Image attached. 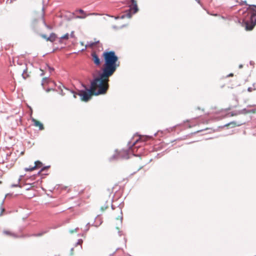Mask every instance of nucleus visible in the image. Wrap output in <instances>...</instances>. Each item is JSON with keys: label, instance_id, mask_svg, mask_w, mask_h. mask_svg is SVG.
Returning a JSON list of instances; mask_svg holds the SVG:
<instances>
[{"label": "nucleus", "instance_id": "0eeeda50", "mask_svg": "<svg viewBox=\"0 0 256 256\" xmlns=\"http://www.w3.org/2000/svg\"><path fill=\"white\" fill-rule=\"evenodd\" d=\"M238 114H247L248 113H256V104H249L247 108H244L241 110H238Z\"/></svg>", "mask_w": 256, "mask_h": 256}, {"label": "nucleus", "instance_id": "6e6552de", "mask_svg": "<svg viewBox=\"0 0 256 256\" xmlns=\"http://www.w3.org/2000/svg\"><path fill=\"white\" fill-rule=\"evenodd\" d=\"M86 16H76L74 12H72L68 10H65V20H70L74 18H84Z\"/></svg>", "mask_w": 256, "mask_h": 256}, {"label": "nucleus", "instance_id": "4d7b16f0", "mask_svg": "<svg viewBox=\"0 0 256 256\" xmlns=\"http://www.w3.org/2000/svg\"><path fill=\"white\" fill-rule=\"evenodd\" d=\"M0 183H1V182H0Z\"/></svg>", "mask_w": 256, "mask_h": 256}, {"label": "nucleus", "instance_id": "f3484780", "mask_svg": "<svg viewBox=\"0 0 256 256\" xmlns=\"http://www.w3.org/2000/svg\"><path fill=\"white\" fill-rule=\"evenodd\" d=\"M42 37L43 38H45L46 40H50V41H51V42H53L54 40H55V36L54 34H50V36H47L46 35V34H42L41 35Z\"/></svg>", "mask_w": 256, "mask_h": 256}, {"label": "nucleus", "instance_id": "8fccbe9b", "mask_svg": "<svg viewBox=\"0 0 256 256\" xmlns=\"http://www.w3.org/2000/svg\"><path fill=\"white\" fill-rule=\"evenodd\" d=\"M126 26V25H125V24L124 25H122V26H120V28H124V27Z\"/></svg>", "mask_w": 256, "mask_h": 256}, {"label": "nucleus", "instance_id": "4c0bfd02", "mask_svg": "<svg viewBox=\"0 0 256 256\" xmlns=\"http://www.w3.org/2000/svg\"><path fill=\"white\" fill-rule=\"evenodd\" d=\"M69 38V34L68 33L65 34V40H68Z\"/></svg>", "mask_w": 256, "mask_h": 256}, {"label": "nucleus", "instance_id": "a18cd8bd", "mask_svg": "<svg viewBox=\"0 0 256 256\" xmlns=\"http://www.w3.org/2000/svg\"><path fill=\"white\" fill-rule=\"evenodd\" d=\"M121 2L123 4H126L127 3V1L126 0H124V1Z\"/></svg>", "mask_w": 256, "mask_h": 256}, {"label": "nucleus", "instance_id": "a211bd4d", "mask_svg": "<svg viewBox=\"0 0 256 256\" xmlns=\"http://www.w3.org/2000/svg\"><path fill=\"white\" fill-rule=\"evenodd\" d=\"M116 208H118L119 210H120L121 214H122V206L120 205V204H117V206H115L114 204H111V208L112 210H114L116 209Z\"/></svg>", "mask_w": 256, "mask_h": 256}, {"label": "nucleus", "instance_id": "c03bdc74", "mask_svg": "<svg viewBox=\"0 0 256 256\" xmlns=\"http://www.w3.org/2000/svg\"><path fill=\"white\" fill-rule=\"evenodd\" d=\"M74 248H71V249H70V254H71V255L73 254L72 252H73V250H74Z\"/></svg>", "mask_w": 256, "mask_h": 256}, {"label": "nucleus", "instance_id": "5fc2aeb1", "mask_svg": "<svg viewBox=\"0 0 256 256\" xmlns=\"http://www.w3.org/2000/svg\"><path fill=\"white\" fill-rule=\"evenodd\" d=\"M120 219H121V220H122V216H121Z\"/></svg>", "mask_w": 256, "mask_h": 256}, {"label": "nucleus", "instance_id": "423d86ee", "mask_svg": "<svg viewBox=\"0 0 256 256\" xmlns=\"http://www.w3.org/2000/svg\"><path fill=\"white\" fill-rule=\"evenodd\" d=\"M244 13H246V16L248 17L250 20H254L256 18V5H248L246 10Z\"/></svg>", "mask_w": 256, "mask_h": 256}, {"label": "nucleus", "instance_id": "603ef678", "mask_svg": "<svg viewBox=\"0 0 256 256\" xmlns=\"http://www.w3.org/2000/svg\"><path fill=\"white\" fill-rule=\"evenodd\" d=\"M86 47H85V48H84V49H82V51H84V50L86 49Z\"/></svg>", "mask_w": 256, "mask_h": 256}, {"label": "nucleus", "instance_id": "f03ea898", "mask_svg": "<svg viewBox=\"0 0 256 256\" xmlns=\"http://www.w3.org/2000/svg\"><path fill=\"white\" fill-rule=\"evenodd\" d=\"M102 58L104 64L94 74L106 83L109 84L110 77L114 74L117 68L120 66L118 57L114 51L110 50L108 48L103 52Z\"/></svg>", "mask_w": 256, "mask_h": 256}, {"label": "nucleus", "instance_id": "2eb2a0df", "mask_svg": "<svg viewBox=\"0 0 256 256\" xmlns=\"http://www.w3.org/2000/svg\"><path fill=\"white\" fill-rule=\"evenodd\" d=\"M44 15V7L42 6L40 8V12L38 14H36V18H38V19H41V20H43Z\"/></svg>", "mask_w": 256, "mask_h": 256}, {"label": "nucleus", "instance_id": "c9c22d12", "mask_svg": "<svg viewBox=\"0 0 256 256\" xmlns=\"http://www.w3.org/2000/svg\"><path fill=\"white\" fill-rule=\"evenodd\" d=\"M70 36L72 38H76L74 36V32L72 31L70 33Z\"/></svg>", "mask_w": 256, "mask_h": 256}, {"label": "nucleus", "instance_id": "b1692460", "mask_svg": "<svg viewBox=\"0 0 256 256\" xmlns=\"http://www.w3.org/2000/svg\"><path fill=\"white\" fill-rule=\"evenodd\" d=\"M90 226V222H88V223L86 224L85 226L86 228L84 230V232H88L89 230Z\"/></svg>", "mask_w": 256, "mask_h": 256}, {"label": "nucleus", "instance_id": "6ab92c4d", "mask_svg": "<svg viewBox=\"0 0 256 256\" xmlns=\"http://www.w3.org/2000/svg\"><path fill=\"white\" fill-rule=\"evenodd\" d=\"M94 46H95V45H94V42H92V41H90V42H88L87 44L86 45V48L90 47V48H93Z\"/></svg>", "mask_w": 256, "mask_h": 256}, {"label": "nucleus", "instance_id": "f704fd0d", "mask_svg": "<svg viewBox=\"0 0 256 256\" xmlns=\"http://www.w3.org/2000/svg\"><path fill=\"white\" fill-rule=\"evenodd\" d=\"M108 208V204H106V206H104V207H101V210H106V208Z\"/></svg>", "mask_w": 256, "mask_h": 256}, {"label": "nucleus", "instance_id": "7c9ffc66", "mask_svg": "<svg viewBox=\"0 0 256 256\" xmlns=\"http://www.w3.org/2000/svg\"><path fill=\"white\" fill-rule=\"evenodd\" d=\"M204 9L206 10L203 6V4L201 2L200 0H195Z\"/></svg>", "mask_w": 256, "mask_h": 256}, {"label": "nucleus", "instance_id": "393cba45", "mask_svg": "<svg viewBox=\"0 0 256 256\" xmlns=\"http://www.w3.org/2000/svg\"><path fill=\"white\" fill-rule=\"evenodd\" d=\"M3 233L4 234H6V235H8V236H12V234L10 231H9V230H4L3 232Z\"/></svg>", "mask_w": 256, "mask_h": 256}, {"label": "nucleus", "instance_id": "cd10ccee", "mask_svg": "<svg viewBox=\"0 0 256 256\" xmlns=\"http://www.w3.org/2000/svg\"><path fill=\"white\" fill-rule=\"evenodd\" d=\"M0 216H2V215L3 212L5 211L4 208L2 206V204H1V206L0 207Z\"/></svg>", "mask_w": 256, "mask_h": 256}, {"label": "nucleus", "instance_id": "4be33fe9", "mask_svg": "<svg viewBox=\"0 0 256 256\" xmlns=\"http://www.w3.org/2000/svg\"><path fill=\"white\" fill-rule=\"evenodd\" d=\"M74 203V204L72 206H70L68 207L67 209L68 210L70 209V208H72L73 207H74V206H80V203L79 202H76L75 201Z\"/></svg>", "mask_w": 256, "mask_h": 256}, {"label": "nucleus", "instance_id": "5701e85b", "mask_svg": "<svg viewBox=\"0 0 256 256\" xmlns=\"http://www.w3.org/2000/svg\"><path fill=\"white\" fill-rule=\"evenodd\" d=\"M76 12H78L79 13H80L81 14H84V16H86V14L84 10H82V9H78V10H76Z\"/></svg>", "mask_w": 256, "mask_h": 256}, {"label": "nucleus", "instance_id": "f8f14e48", "mask_svg": "<svg viewBox=\"0 0 256 256\" xmlns=\"http://www.w3.org/2000/svg\"><path fill=\"white\" fill-rule=\"evenodd\" d=\"M102 218L100 216L98 215L95 218L94 222L92 224V226L98 227L102 223Z\"/></svg>", "mask_w": 256, "mask_h": 256}, {"label": "nucleus", "instance_id": "a878e982", "mask_svg": "<svg viewBox=\"0 0 256 256\" xmlns=\"http://www.w3.org/2000/svg\"><path fill=\"white\" fill-rule=\"evenodd\" d=\"M118 250H121V251H122V252H123V250H122V248H117L114 252H113L112 254H110V256H112L113 255H114V254H116V251H118Z\"/></svg>", "mask_w": 256, "mask_h": 256}, {"label": "nucleus", "instance_id": "c85d7f7f", "mask_svg": "<svg viewBox=\"0 0 256 256\" xmlns=\"http://www.w3.org/2000/svg\"><path fill=\"white\" fill-rule=\"evenodd\" d=\"M94 45L96 46V44H98V47L101 48L102 49V44H100V40L96 41L94 42Z\"/></svg>", "mask_w": 256, "mask_h": 256}, {"label": "nucleus", "instance_id": "9b49d317", "mask_svg": "<svg viewBox=\"0 0 256 256\" xmlns=\"http://www.w3.org/2000/svg\"><path fill=\"white\" fill-rule=\"evenodd\" d=\"M132 3V4L130 6V12L131 10H133L132 14H134L136 13L138 10V8L137 5L136 1V0H130Z\"/></svg>", "mask_w": 256, "mask_h": 256}, {"label": "nucleus", "instance_id": "bb28decb", "mask_svg": "<svg viewBox=\"0 0 256 256\" xmlns=\"http://www.w3.org/2000/svg\"><path fill=\"white\" fill-rule=\"evenodd\" d=\"M50 166H44L43 168H42L40 171V172H42L44 171H45L46 170L50 168Z\"/></svg>", "mask_w": 256, "mask_h": 256}, {"label": "nucleus", "instance_id": "37998d69", "mask_svg": "<svg viewBox=\"0 0 256 256\" xmlns=\"http://www.w3.org/2000/svg\"><path fill=\"white\" fill-rule=\"evenodd\" d=\"M232 76H234V74L232 73H230L227 76V77Z\"/></svg>", "mask_w": 256, "mask_h": 256}, {"label": "nucleus", "instance_id": "49530a36", "mask_svg": "<svg viewBox=\"0 0 256 256\" xmlns=\"http://www.w3.org/2000/svg\"><path fill=\"white\" fill-rule=\"evenodd\" d=\"M112 28L114 29H118V27L116 26H113Z\"/></svg>", "mask_w": 256, "mask_h": 256}, {"label": "nucleus", "instance_id": "a19ab883", "mask_svg": "<svg viewBox=\"0 0 256 256\" xmlns=\"http://www.w3.org/2000/svg\"><path fill=\"white\" fill-rule=\"evenodd\" d=\"M82 86L84 88V89H86V88H88L85 84H82Z\"/></svg>", "mask_w": 256, "mask_h": 256}, {"label": "nucleus", "instance_id": "7ed1b4c3", "mask_svg": "<svg viewBox=\"0 0 256 256\" xmlns=\"http://www.w3.org/2000/svg\"><path fill=\"white\" fill-rule=\"evenodd\" d=\"M136 134L138 136L139 138L132 142V140L134 138H132L128 142V148L126 149H122L120 150L116 149L114 153L109 158V162L117 161L119 160H128L130 158V153H132L136 156H140L142 154V151L144 150L142 146H136V144L138 142L143 140L142 138L138 132Z\"/></svg>", "mask_w": 256, "mask_h": 256}, {"label": "nucleus", "instance_id": "72a5a7b5", "mask_svg": "<svg viewBox=\"0 0 256 256\" xmlns=\"http://www.w3.org/2000/svg\"><path fill=\"white\" fill-rule=\"evenodd\" d=\"M256 90V88H252V87H249V88H248V92H252V90Z\"/></svg>", "mask_w": 256, "mask_h": 256}, {"label": "nucleus", "instance_id": "ea45409f", "mask_svg": "<svg viewBox=\"0 0 256 256\" xmlns=\"http://www.w3.org/2000/svg\"><path fill=\"white\" fill-rule=\"evenodd\" d=\"M74 194V192H71L70 193H69V194H65V195H66V196H65V197H66L68 199V196L70 195V194Z\"/></svg>", "mask_w": 256, "mask_h": 256}, {"label": "nucleus", "instance_id": "2f4dec72", "mask_svg": "<svg viewBox=\"0 0 256 256\" xmlns=\"http://www.w3.org/2000/svg\"><path fill=\"white\" fill-rule=\"evenodd\" d=\"M207 13L210 14V15H211V16H218L219 14H214V13H211L210 12L208 11H207Z\"/></svg>", "mask_w": 256, "mask_h": 256}, {"label": "nucleus", "instance_id": "6e6d98bb", "mask_svg": "<svg viewBox=\"0 0 256 256\" xmlns=\"http://www.w3.org/2000/svg\"><path fill=\"white\" fill-rule=\"evenodd\" d=\"M78 230V228H76L74 230H75L76 231V230Z\"/></svg>", "mask_w": 256, "mask_h": 256}, {"label": "nucleus", "instance_id": "e433bc0d", "mask_svg": "<svg viewBox=\"0 0 256 256\" xmlns=\"http://www.w3.org/2000/svg\"><path fill=\"white\" fill-rule=\"evenodd\" d=\"M208 128H206V129H204V130H206ZM203 130H197V131H196V132H194L192 133V134H197V133H198L199 132H202Z\"/></svg>", "mask_w": 256, "mask_h": 256}, {"label": "nucleus", "instance_id": "9d476101", "mask_svg": "<svg viewBox=\"0 0 256 256\" xmlns=\"http://www.w3.org/2000/svg\"><path fill=\"white\" fill-rule=\"evenodd\" d=\"M42 166V164L40 160H36L34 162V166L30 167L28 168H25L24 170L26 172H32L36 169L41 168Z\"/></svg>", "mask_w": 256, "mask_h": 256}, {"label": "nucleus", "instance_id": "ddd939ff", "mask_svg": "<svg viewBox=\"0 0 256 256\" xmlns=\"http://www.w3.org/2000/svg\"><path fill=\"white\" fill-rule=\"evenodd\" d=\"M32 120L33 122L34 126H35L36 127H38L40 130H44V125L40 122L36 120L34 118H32Z\"/></svg>", "mask_w": 256, "mask_h": 256}, {"label": "nucleus", "instance_id": "79ce46f5", "mask_svg": "<svg viewBox=\"0 0 256 256\" xmlns=\"http://www.w3.org/2000/svg\"><path fill=\"white\" fill-rule=\"evenodd\" d=\"M112 17H114V16H112ZM114 18L115 20L120 19V16H114Z\"/></svg>", "mask_w": 256, "mask_h": 256}, {"label": "nucleus", "instance_id": "3c124183", "mask_svg": "<svg viewBox=\"0 0 256 256\" xmlns=\"http://www.w3.org/2000/svg\"><path fill=\"white\" fill-rule=\"evenodd\" d=\"M69 222V221H68V220H65L64 222H65V223H66V222Z\"/></svg>", "mask_w": 256, "mask_h": 256}, {"label": "nucleus", "instance_id": "473e14b6", "mask_svg": "<svg viewBox=\"0 0 256 256\" xmlns=\"http://www.w3.org/2000/svg\"><path fill=\"white\" fill-rule=\"evenodd\" d=\"M243 4H246V6H248L249 4H248L247 3H246V0H244V1H242L240 3V6H242Z\"/></svg>", "mask_w": 256, "mask_h": 256}, {"label": "nucleus", "instance_id": "f257e3e1", "mask_svg": "<svg viewBox=\"0 0 256 256\" xmlns=\"http://www.w3.org/2000/svg\"><path fill=\"white\" fill-rule=\"evenodd\" d=\"M109 88V84L106 83L93 74L92 79L90 81L89 88H86V89L78 90V92H76L74 90H70L66 86H65V90L68 92L73 94V96L74 98H76V95H78L82 101L87 102L92 98V96H98L106 94Z\"/></svg>", "mask_w": 256, "mask_h": 256}, {"label": "nucleus", "instance_id": "58836bf2", "mask_svg": "<svg viewBox=\"0 0 256 256\" xmlns=\"http://www.w3.org/2000/svg\"><path fill=\"white\" fill-rule=\"evenodd\" d=\"M118 234L120 236H122L123 234V232L122 230H119L118 232Z\"/></svg>", "mask_w": 256, "mask_h": 256}, {"label": "nucleus", "instance_id": "de8ad7c7", "mask_svg": "<svg viewBox=\"0 0 256 256\" xmlns=\"http://www.w3.org/2000/svg\"><path fill=\"white\" fill-rule=\"evenodd\" d=\"M193 126H194V125H191V124H188V128H191V127H192Z\"/></svg>", "mask_w": 256, "mask_h": 256}, {"label": "nucleus", "instance_id": "412c9836", "mask_svg": "<svg viewBox=\"0 0 256 256\" xmlns=\"http://www.w3.org/2000/svg\"><path fill=\"white\" fill-rule=\"evenodd\" d=\"M56 86L58 87V89L60 90V92H62V87L64 88V86L63 85V84L60 82H58V86L57 84H56Z\"/></svg>", "mask_w": 256, "mask_h": 256}, {"label": "nucleus", "instance_id": "4468645a", "mask_svg": "<svg viewBox=\"0 0 256 256\" xmlns=\"http://www.w3.org/2000/svg\"><path fill=\"white\" fill-rule=\"evenodd\" d=\"M240 124H236V122L234 121L230 122L228 123H227L224 126H220V128H224V127L228 126H230L231 128H234L236 126H240Z\"/></svg>", "mask_w": 256, "mask_h": 256}, {"label": "nucleus", "instance_id": "c756f323", "mask_svg": "<svg viewBox=\"0 0 256 256\" xmlns=\"http://www.w3.org/2000/svg\"><path fill=\"white\" fill-rule=\"evenodd\" d=\"M238 114H239L238 113V111H233V112H230L231 116H236Z\"/></svg>", "mask_w": 256, "mask_h": 256}, {"label": "nucleus", "instance_id": "864d4df0", "mask_svg": "<svg viewBox=\"0 0 256 256\" xmlns=\"http://www.w3.org/2000/svg\"><path fill=\"white\" fill-rule=\"evenodd\" d=\"M38 236H42V234H38Z\"/></svg>", "mask_w": 256, "mask_h": 256}, {"label": "nucleus", "instance_id": "dca6fc26", "mask_svg": "<svg viewBox=\"0 0 256 256\" xmlns=\"http://www.w3.org/2000/svg\"><path fill=\"white\" fill-rule=\"evenodd\" d=\"M125 12L126 14L120 16V19H124L126 18H130L132 17V14L130 12V10H126Z\"/></svg>", "mask_w": 256, "mask_h": 256}, {"label": "nucleus", "instance_id": "aec40b11", "mask_svg": "<svg viewBox=\"0 0 256 256\" xmlns=\"http://www.w3.org/2000/svg\"><path fill=\"white\" fill-rule=\"evenodd\" d=\"M83 242V240L82 239H78V242L75 244L74 246H76L78 245L80 246V248H82V244Z\"/></svg>", "mask_w": 256, "mask_h": 256}, {"label": "nucleus", "instance_id": "20e7f679", "mask_svg": "<svg viewBox=\"0 0 256 256\" xmlns=\"http://www.w3.org/2000/svg\"><path fill=\"white\" fill-rule=\"evenodd\" d=\"M84 189H80L79 186H74L73 188H68V186H65V192L66 194H69L71 192H74V194H70L68 196V199H73L76 198L78 195L84 192Z\"/></svg>", "mask_w": 256, "mask_h": 256}, {"label": "nucleus", "instance_id": "1a4fd4ad", "mask_svg": "<svg viewBox=\"0 0 256 256\" xmlns=\"http://www.w3.org/2000/svg\"><path fill=\"white\" fill-rule=\"evenodd\" d=\"M92 60L96 66H100L102 60H101L98 56L96 54V53L94 52H93L91 54Z\"/></svg>", "mask_w": 256, "mask_h": 256}, {"label": "nucleus", "instance_id": "39448f33", "mask_svg": "<svg viewBox=\"0 0 256 256\" xmlns=\"http://www.w3.org/2000/svg\"><path fill=\"white\" fill-rule=\"evenodd\" d=\"M238 22L241 24L242 27H244L246 31L252 30L256 25V18L252 20L248 17L246 16L245 18L242 19V22H240V20H239Z\"/></svg>", "mask_w": 256, "mask_h": 256}, {"label": "nucleus", "instance_id": "09e8293b", "mask_svg": "<svg viewBox=\"0 0 256 256\" xmlns=\"http://www.w3.org/2000/svg\"><path fill=\"white\" fill-rule=\"evenodd\" d=\"M242 67H243V66H242V64H240V65L239 66V68H242Z\"/></svg>", "mask_w": 256, "mask_h": 256}]
</instances>
